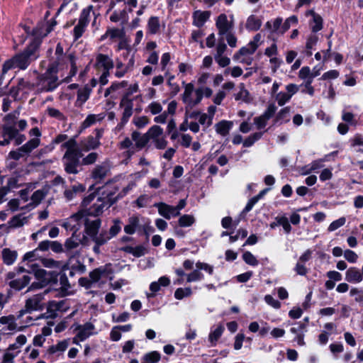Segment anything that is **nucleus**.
Masks as SVG:
<instances>
[{
    "instance_id": "nucleus-1",
    "label": "nucleus",
    "mask_w": 363,
    "mask_h": 363,
    "mask_svg": "<svg viewBox=\"0 0 363 363\" xmlns=\"http://www.w3.org/2000/svg\"><path fill=\"white\" fill-rule=\"evenodd\" d=\"M38 50V45L30 44L22 52L15 54L11 58L6 60L3 64V74H6L9 70L18 69H26L31 63V57Z\"/></svg>"
},
{
    "instance_id": "nucleus-2",
    "label": "nucleus",
    "mask_w": 363,
    "mask_h": 363,
    "mask_svg": "<svg viewBox=\"0 0 363 363\" xmlns=\"http://www.w3.org/2000/svg\"><path fill=\"white\" fill-rule=\"evenodd\" d=\"M57 62H51L45 72L38 75L37 83L38 86L45 82H48V84L45 86H43L40 88V91H53L59 86L60 84L57 82V73L59 72Z\"/></svg>"
},
{
    "instance_id": "nucleus-3",
    "label": "nucleus",
    "mask_w": 363,
    "mask_h": 363,
    "mask_svg": "<svg viewBox=\"0 0 363 363\" xmlns=\"http://www.w3.org/2000/svg\"><path fill=\"white\" fill-rule=\"evenodd\" d=\"M84 150L77 147L73 151L65 152L62 157L64 169L67 174H77L79 172V167H81L82 152Z\"/></svg>"
},
{
    "instance_id": "nucleus-4",
    "label": "nucleus",
    "mask_w": 363,
    "mask_h": 363,
    "mask_svg": "<svg viewBox=\"0 0 363 363\" xmlns=\"http://www.w3.org/2000/svg\"><path fill=\"white\" fill-rule=\"evenodd\" d=\"M94 6L89 5L83 9L80 13L78 23L73 29V38L74 40L79 39L85 32L89 22L90 13L93 11Z\"/></svg>"
},
{
    "instance_id": "nucleus-5",
    "label": "nucleus",
    "mask_w": 363,
    "mask_h": 363,
    "mask_svg": "<svg viewBox=\"0 0 363 363\" xmlns=\"http://www.w3.org/2000/svg\"><path fill=\"white\" fill-rule=\"evenodd\" d=\"M38 83L32 82L28 79L20 77L17 79L16 86H12L9 89V95L15 100L18 99V95L21 92L23 94H28L38 87Z\"/></svg>"
},
{
    "instance_id": "nucleus-6",
    "label": "nucleus",
    "mask_w": 363,
    "mask_h": 363,
    "mask_svg": "<svg viewBox=\"0 0 363 363\" xmlns=\"http://www.w3.org/2000/svg\"><path fill=\"white\" fill-rule=\"evenodd\" d=\"M49 291L46 290L43 294H35L26 301L25 308L19 311L17 313V318H22L26 313L34 311H39L43 308L42 301L44 299V294Z\"/></svg>"
},
{
    "instance_id": "nucleus-7",
    "label": "nucleus",
    "mask_w": 363,
    "mask_h": 363,
    "mask_svg": "<svg viewBox=\"0 0 363 363\" xmlns=\"http://www.w3.org/2000/svg\"><path fill=\"white\" fill-rule=\"evenodd\" d=\"M40 143L39 138H32L24 145L18 147L16 150H11L8 155V157L16 161L18 160L25 155H29L33 150L37 148Z\"/></svg>"
},
{
    "instance_id": "nucleus-8",
    "label": "nucleus",
    "mask_w": 363,
    "mask_h": 363,
    "mask_svg": "<svg viewBox=\"0 0 363 363\" xmlns=\"http://www.w3.org/2000/svg\"><path fill=\"white\" fill-rule=\"evenodd\" d=\"M34 276L38 282L33 283L31 287L43 288L56 280L57 273L52 271L47 272L43 269H34Z\"/></svg>"
},
{
    "instance_id": "nucleus-9",
    "label": "nucleus",
    "mask_w": 363,
    "mask_h": 363,
    "mask_svg": "<svg viewBox=\"0 0 363 363\" xmlns=\"http://www.w3.org/2000/svg\"><path fill=\"white\" fill-rule=\"evenodd\" d=\"M65 304L64 301H50L48 303L47 311L45 313H43L37 316V319H53L57 316V311H66V308L63 307Z\"/></svg>"
},
{
    "instance_id": "nucleus-10",
    "label": "nucleus",
    "mask_w": 363,
    "mask_h": 363,
    "mask_svg": "<svg viewBox=\"0 0 363 363\" xmlns=\"http://www.w3.org/2000/svg\"><path fill=\"white\" fill-rule=\"evenodd\" d=\"M216 26L218 30V35L223 36L233 29V24L228 21L226 14L221 13L216 21Z\"/></svg>"
},
{
    "instance_id": "nucleus-11",
    "label": "nucleus",
    "mask_w": 363,
    "mask_h": 363,
    "mask_svg": "<svg viewBox=\"0 0 363 363\" xmlns=\"http://www.w3.org/2000/svg\"><path fill=\"white\" fill-rule=\"evenodd\" d=\"M21 318H17V315H9L7 316H2L0 318V323L6 325V328L12 332H21L22 327L19 326L17 320Z\"/></svg>"
},
{
    "instance_id": "nucleus-12",
    "label": "nucleus",
    "mask_w": 363,
    "mask_h": 363,
    "mask_svg": "<svg viewBox=\"0 0 363 363\" xmlns=\"http://www.w3.org/2000/svg\"><path fill=\"white\" fill-rule=\"evenodd\" d=\"M76 330L77 333L75 338H78L80 341H84L91 335H94L95 327L91 323H86L83 325H79Z\"/></svg>"
},
{
    "instance_id": "nucleus-13",
    "label": "nucleus",
    "mask_w": 363,
    "mask_h": 363,
    "mask_svg": "<svg viewBox=\"0 0 363 363\" xmlns=\"http://www.w3.org/2000/svg\"><path fill=\"white\" fill-rule=\"evenodd\" d=\"M290 332L295 335L294 340L299 346L305 345L304 336L306 330L304 324L301 323H296L294 326L291 328Z\"/></svg>"
},
{
    "instance_id": "nucleus-14",
    "label": "nucleus",
    "mask_w": 363,
    "mask_h": 363,
    "mask_svg": "<svg viewBox=\"0 0 363 363\" xmlns=\"http://www.w3.org/2000/svg\"><path fill=\"white\" fill-rule=\"evenodd\" d=\"M155 206L158 207V212L160 215L168 220L171 218V216L176 217L180 214L179 212L176 211L174 206L165 203L161 202L157 203L155 204Z\"/></svg>"
},
{
    "instance_id": "nucleus-15",
    "label": "nucleus",
    "mask_w": 363,
    "mask_h": 363,
    "mask_svg": "<svg viewBox=\"0 0 363 363\" xmlns=\"http://www.w3.org/2000/svg\"><path fill=\"white\" fill-rule=\"evenodd\" d=\"M211 16L209 11H200L197 10L193 13V25L198 28H201L204 23L208 20Z\"/></svg>"
},
{
    "instance_id": "nucleus-16",
    "label": "nucleus",
    "mask_w": 363,
    "mask_h": 363,
    "mask_svg": "<svg viewBox=\"0 0 363 363\" xmlns=\"http://www.w3.org/2000/svg\"><path fill=\"white\" fill-rule=\"evenodd\" d=\"M224 330V326L222 324H218L216 327H212L211 328L208 339L209 342V347H215L216 345L217 342L223 333Z\"/></svg>"
},
{
    "instance_id": "nucleus-17",
    "label": "nucleus",
    "mask_w": 363,
    "mask_h": 363,
    "mask_svg": "<svg viewBox=\"0 0 363 363\" xmlns=\"http://www.w3.org/2000/svg\"><path fill=\"white\" fill-rule=\"evenodd\" d=\"M101 221L99 218L96 219L92 221H89L88 218L85 219V233L87 235L90 236L91 238L93 237H96V235L99 233V230L101 226Z\"/></svg>"
},
{
    "instance_id": "nucleus-18",
    "label": "nucleus",
    "mask_w": 363,
    "mask_h": 363,
    "mask_svg": "<svg viewBox=\"0 0 363 363\" xmlns=\"http://www.w3.org/2000/svg\"><path fill=\"white\" fill-rule=\"evenodd\" d=\"M155 230L154 228L150 225L143 226V233L145 235V242L143 245H138L135 247L127 245L118 248V250H147V247L149 244L150 233H153Z\"/></svg>"
},
{
    "instance_id": "nucleus-19",
    "label": "nucleus",
    "mask_w": 363,
    "mask_h": 363,
    "mask_svg": "<svg viewBox=\"0 0 363 363\" xmlns=\"http://www.w3.org/2000/svg\"><path fill=\"white\" fill-rule=\"evenodd\" d=\"M95 67H103L104 69H111L114 67L113 60L105 54L99 53L96 57Z\"/></svg>"
},
{
    "instance_id": "nucleus-20",
    "label": "nucleus",
    "mask_w": 363,
    "mask_h": 363,
    "mask_svg": "<svg viewBox=\"0 0 363 363\" xmlns=\"http://www.w3.org/2000/svg\"><path fill=\"white\" fill-rule=\"evenodd\" d=\"M101 143L93 135H89L80 141L79 145L84 150V152H88L91 150H95L99 147Z\"/></svg>"
},
{
    "instance_id": "nucleus-21",
    "label": "nucleus",
    "mask_w": 363,
    "mask_h": 363,
    "mask_svg": "<svg viewBox=\"0 0 363 363\" xmlns=\"http://www.w3.org/2000/svg\"><path fill=\"white\" fill-rule=\"evenodd\" d=\"M290 107L286 106L281 108L277 114L275 116V118L273 120V124H282L284 123H288L290 121Z\"/></svg>"
},
{
    "instance_id": "nucleus-22",
    "label": "nucleus",
    "mask_w": 363,
    "mask_h": 363,
    "mask_svg": "<svg viewBox=\"0 0 363 363\" xmlns=\"http://www.w3.org/2000/svg\"><path fill=\"white\" fill-rule=\"evenodd\" d=\"M233 123L231 121L222 120L215 125L216 131L222 136L228 135L233 128Z\"/></svg>"
},
{
    "instance_id": "nucleus-23",
    "label": "nucleus",
    "mask_w": 363,
    "mask_h": 363,
    "mask_svg": "<svg viewBox=\"0 0 363 363\" xmlns=\"http://www.w3.org/2000/svg\"><path fill=\"white\" fill-rule=\"evenodd\" d=\"M131 138L132 140L135 142L136 147L140 150L145 147L150 141L149 138L145 133L143 135H141L140 133L137 130L132 133Z\"/></svg>"
},
{
    "instance_id": "nucleus-24",
    "label": "nucleus",
    "mask_w": 363,
    "mask_h": 363,
    "mask_svg": "<svg viewBox=\"0 0 363 363\" xmlns=\"http://www.w3.org/2000/svg\"><path fill=\"white\" fill-rule=\"evenodd\" d=\"M27 342V337L24 335H19L16 338V342L9 346L6 349L10 352L14 353L16 352V355H18L21 352V347L24 345Z\"/></svg>"
},
{
    "instance_id": "nucleus-25",
    "label": "nucleus",
    "mask_w": 363,
    "mask_h": 363,
    "mask_svg": "<svg viewBox=\"0 0 363 363\" xmlns=\"http://www.w3.org/2000/svg\"><path fill=\"white\" fill-rule=\"evenodd\" d=\"M170 283V280L167 277H161L157 281H153L150 284V289L152 292V294L147 295L148 297H153L155 293L160 289V286H167Z\"/></svg>"
},
{
    "instance_id": "nucleus-26",
    "label": "nucleus",
    "mask_w": 363,
    "mask_h": 363,
    "mask_svg": "<svg viewBox=\"0 0 363 363\" xmlns=\"http://www.w3.org/2000/svg\"><path fill=\"white\" fill-rule=\"evenodd\" d=\"M262 26V21L256 16L250 15L246 21L245 28L249 31H257Z\"/></svg>"
},
{
    "instance_id": "nucleus-27",
    "label": "nucleus",
    "mask_w": 363,
    "mask_h": 363,
    "mask_svg": "<svg viewBox=\"0 0 363 363\" xmlns=\"http://www.w3.org/2000/svg\"><path fill=\"white\" fill-rule=\"evenodd\" d=\"M345 279L350 283H359L362 280V275L356 268H350L345 274Z\"/></svg>"
},
{
    "instance_id": "nucleus-28",
    "label": "nucleus",
    "mask_w": 363,
    "mask_h": 363,
    "mask_svg": "<svg viewBox=\"0 0 363 363\" xmlns=\"http://www.w3.org/2000/svg\"><path fill=\"white\" fill-rule=\"evenodd\" d=\"M139 226H140L139 218L136 216H133L128 218V224L125 225L124 231L126 234L133 235L135 233L136 229Z\"/></svg>"
},
{
    "instance_id": "nucleus-29",
    "label": "nucleus",
    "mask_w": 363,
    "mask_h": 363,
    "mask_svg": "<svg viewBox=\"0 0 363 363\" xmlns=\"http://www.w3.org/2000/svg\"><path fill=\"white\" fill-rule=\"evenodd\" d=\"M108 273V266L100 267L89 273V278L93 284L96 283L102 277L107 275Z\"/></svg>"
},
{
    "instance_id": "nucleus-30",
    "label": "nucleus",
    "mask_w": 363,
    "mask_h": 363,
    "mask_svg": "<svg viewBox=\"0 0 363 363\" xmlns=\"http://www.w3.org/2000/svg\"><path fill=\"white\" fill-rule=\"evenodd\" d=\"M22 213L13 216L8 222L9 227L13 228H20L27 223L28 217H22Z\"/></svg>"
},
{
    "instance_id": "nucleus-31",
    "label": "nucleus",
    "mask_w": 363,
    "mask_h": 363,
    "mask_svg": "<svg viewBox=\"0 0 363 363\" xmlns=\"http://www.w3.org/2000/svg\"><path fill=\"white\" fill-rule=\"evenodd\" d=\"M64 250L60 242L48 240L40 242L35 250Z\"/></svg>"
},
{
    "instance_id": "nucleus-32",
    "label": "nucleus",
    "mask_w": 363,
    "mask_h": 363,
    "mask_svg": "<svg viewBox=\"0 0 363 363\" xmlns=\"http://www.w3.org/2000/svg\"><path fill=\"white\" fill-rule=\"evenodd\" d=\"M310 28L313 33L321 30L323 28V19L320 14L316 15L309 21Z\"/></svg>"
},
{
    "instance_id": "nucleus-33",
    "label": "nucleus",
    "mask_w": 363,
    "mask_h": 363,
    "mask_svg": "<svg viewBox=\"0 0 363 363\" xmlns=\"http://www.w3.org/2000/svg\"><path fill=\"white\" fill-rule=\"evenodd\" d=\"M147 30L150 34L155 35L160 31V18L157 16H151L147 21Z\"/></svg>"
},
{
    "instance_id": "nucleus-34",
    "label": "nucleus",
    "mask_w": 363,
    "mask_h": 363,
    "mask_svg": "<svg viewBox=\"0 0 363 363\" xmlns=\"http://www.w3.org/2000/svg\"><path fill=\"white\" fill-rule=\"evenodd\" d=\"M18 130L16 126L10 125L9 124H4L2 125V137L7 138L11 140H13L16 137Z\"/></svg>"
},
{
    "instance_id": "nucleus-35",
    "label": "nucleus",
    "mask_w": 363,
    "mask_h": 363,
    "mask_svg": "<svg viewBox=\"0 0 363 363\" xmlns=\"http://www.w3.org/2000/svg\"><path fill=\"white\" fill-rule=\"evenodd\" d=\"M30 279L28 276L24 275L21 278L10 281V286L16 290H21L29 284Z\"/></svg>"
},
{
    "instance_id": "nucleus-36",
    "label": "nucleus",
    "mask_w": 363,
    "mask_h": 363,
    "mask_svg": "<svg viewBox=\"0 0 363 363\" xmlns=\"http://www.w3.org/2000/svg\"><path fill=\"white\" fill-rule=\"evenodd\" d=\"M110 239L107 231H102L99 235L97 234L96 237L92 238V240L95 242V245L92 250H99L100 246L105 244Z\"/></svg>"
},
{
    "instance_id": "nucleus-37",
    "label": "nucleus",
    "mask_w": 363,
    "mask_h": 363,
    "mask_svg": "<svg viewBox=\"0 0 363 363\" xmlns=\"http://www.w3.org/2000/svg\"><path fill=\"white\" fill-rule=\"evenodd\" d=\"M91 88L88 84L84 85L82 89H79L77 91V101H80L82 104H84L90 96Z\"/></svg>"
},
{
    "instance_id": "nucleus-38",
    "label": "nucleus",
    "mask_w": 363,
    "mask_h": 363,
    "mask_svg": "<svg viewBox=\"0 0 363 363\" xmlns=\"http://www.w3.org/2000/svg\"><path fill=\"white\" fill-rule=\"evenodd\" d=\"M87 216H89V209L88 208H86V209H82V210H79L78 211L77 213L72 214L70 217H69V220L72 221V220H74L77 223V225L80 227V223L82 221V219L84 218V220L86 218H87Z\"/></svg>"
},
{
    "instance_id": "nucleus-39",
    "label": "nucleus",
    "mask_w": 363,
    "mask_h": 363,
    "mask_svg": "<svg viewBox=\"0 0 363 363\" xmlns=\"http://www.w3.org/2000/svg\"><path fill=\"white\" fill-rule=\"evenodd\" d=\"M298 23V17L295 15H293L289 18H287L285 21L282 23V26L281 27V29L279 30V33L283 35L288 30H289L291 25H297Z\"/></svg>"
},
{
    "instance_id": "nucleus-40",
    "label": "nucleus",
    "mask_w": 363,
    "mask_h": 363,
    "mask_svg": "<svg viewBox=\"0 0 363 363\" xmlns=\"http://www.w3.org/2000/svg\"><path fill=\"white\" fill-rule=\"evenodd\" d=\"M133 106H131L130 104L124 108L121 122L118 124L119 128L123 127L128 122L129 118L133 115Z\"/></svg>"
},
{
    "instance_id": "nucleus-41",
    "label": "nucleus",
    "mask_w": 363,
    "mask_h": 363,
    "mask_svg": "<svg viewBox=\"0 0 363 363\" xmlns=\"http://www.w3.org/2000/svg\"><path fill=\"white\" fill-rule=\"evenodd\" d=\"M195 223L194 216L189 214H184L178 220V224L180 227L186 228L191 226Z\"/></svg>"
},
{
    "instance_id": "nucleus-42",
    "label": "nucleus",
    "mask_w": 363,
    "mask_h": 363,
    "mask_svg": "<svg viewBox=\"0 0 363 363\" xmlns=\"http://www.w3.org/2000/svg\"><path fill=\"white\" fill-rule=\"evenodd\" d=\"M262 135L263 133L262 132H256L251 134L242 142L243 146L246 147L252 146L256 141L259 140L262 138Z\"/></svg>"
},
{
    "instance_id": "nucleus-43",
    "label": "nucleus",
    "mask_w": 363,
    "mask_h": 363,
    "mask_svg": "<svg viewBox=\"0 0 363 363\" xmlns=\"http://www.w3.org/2000/svg\"><path fill=\"white\" fill-rule=\"evenodd\" d=\"M163 133V129L157 125H154L149 128L147 132L145 133L149 138V140L150 139L155 140L158 138Z\"/></svg>"
},
{
    "instance_id": "nucleus-44",
    "label": "nucleus",
    "mask_w": 363,
    "mask_h": 363,
    "mask_svg": "<svg viewBox=\"0 0 363 363\" xmlns=\"http://www.w3.org/2000/svg\"><path fill=\"white\" fill-rule=\"evenodd\" d=\"M239 88L240 90L237 94H235V99L236 101L242 99L245 102H249L250 92L248 90L245 89L244 83H240L239 85Z\"/></svg>"
},
{
    "instance_id": "nucleus-45",
    "label": "nucleus",
    "mask_w": 363,
    "mask_h": 363,
    "mask_svg": "<svg viewBox=\"0 0 363 363\" xmlns=\"http://www.w3.org/2000/svg\"><path fill=\"white\" fill-rule=\"evenodd\" d=\"M107 34H109V37L111 40H113L116 38L123 39L125 38V30L123 28H108Z\"/></svg>"
},
{
    "instance_id": "nucleus-46",
    "label": "nucleus",
    "mask_w": 363,
    "mask_h": 363,
    "mask_svg": "<svg viewBox=\"0 0 363 363\" xmlns=\"http://www.w3.org/2000/svg\"><path fill=\"white\" fill-rule=\"evenodd\" d=\"M160 354L157 351H152L145 354L143 360L144 363H157L160 360Z\"/></svg>"
},
{
    "instance_id": "nucleus-47",
    "label": "nucleus",
    "mask_w": 363,
    "mask_h": 363,
    "mask_svg": "<svg viewBox=\"0 0 363 363\" xmlns=\"http://www.w3.org/2000/svg\"><path fill=\"white\" fill-rule=\"evenodd\" d=\"M182 84L185 85L184 91L182 94V101L184 103L188 104L189 99H191L192 92L194 90V86L191 82L185 84V82H183Z\"/></svg>"
},
{
    "instance_id": "nucleus-48",
    "label": "nucleus",
    "mask_w": 363,
    "mask_h": 363,
    "mask_svg": "<svg viewBox=\"0 0 363 363\" xmlns=\"http://www.w3.org/2000/svg\"><path fill=\"white\" fill-rule=\"evenodd\" d=\"M258 45L255 43H249L247 46H243L239 50V54L243 55H252L258 48Z\"/></svg>"
},
{
    "instance_id": "nucleus-49",
    "label": "nucleus",
    "mask_w": 363,
    "mask_h": 363,
    "mask_svg": "<svg viewBox=\"0 0 363 363\" xmlns=\"http://www.w3.org/2000/svg\"><path fill=\"white\" fill-rule=\"evenodd\" d=\"M2 257L4 263L10 265L15 262L17 255L16 251H2Z\"/></svg>"
},
{
    "instance_id": "nucleus-50",
    "label": "nucleus",
    "mask_w": 363,
    "mask_h": 363,
    "mask_svg": "<svg viewBox=\"0 0 363 363\" xmlns=\"http://www.w3.org/2000/svg\"><path fill=\"white\" fill-rule=\"evenodd\" d=\"M195 93H196V99L194 100H192L191 99H189V101L188 102V107H189L190 108H191L192 107L200 104L203 97V88L196 89L195 90Z\"/></svg>"
},
{
    "instance_id": "nucleus-51",
    "label": "nucleus",
    "mask_w": 363,
    "mask_h": 363,
    "mask_svg": "<svg viewBox=\"0 0 363 363\" xmlns=\"http://www.w3.org/2000/svg\"><path fill=\"white\" fill-rule=\"evenodd\" d=\"M47 191L43 189H38L33 192L31 196V200L35 205H38L46 196Z\"/></svg>"
},
{
    "instance_id": "nucleus-52",
    "label": "nucleus",
    "mask_w": 363,
    "mask_h": 363,
    "mask_svg": "<svg viewBox=\"0 0 363 363\" xmlns=\"http://www.w3.org/2000/svg\"><path fill=\"white\" fill-rule=\"evenodd\" d=\"M79 228V227L78 226V228L74 230L72 237V238H74V240L79 242V244L86 245V243L88 242V238L84 233L78 232Z\"/></svg>"
},
{
    "instance_id": "nucleus-53",
    "label": "nucleus",
    "mask_w": 363,
    "mask_h": 363,
    "mask_svg": "<svg viewBox=\"0 0 363 363\" xmlns=\"http://www.w3.org/2000/svg\"><path fill=\"white\" fill-rule=\"evenodd\" d=\"M191 294L192 291L189 287L179 288L174 292V297L178 300H182L184 297L190 296Z\"/></svg>"
},
{
    "instance_id": "nucleus-54",
    "label": "nucleus",
    "mask_w": 363,
    "mask_h": 363,
    "mask_svg": "<svg viewBox=\"0 0 363 363\" xmlns=\"http://www.w3.org/2000/svg\"><path fill=\"white\" fill-rule=\"evenodd\" d=\"M106 175V170L101 165H97L92 171L91 177L94 179H102Z\"/></svg>"
},
{
    "instance_id": "nucleus-55",
    "label": "nucleus",
    "mask_w": 363,
    "mask_h": 363,
    "mask_svg": "<svg viewBox=\"0 0 363 363\" xmlns=\"http://www.w3.org/2000/svg\"><path fill=\"white\" fill-rule=\"evenodd\" d=\"M203 279V274L196 268L195 270L186 274L187 282L198 281Z\"/></svg>"
},
{
    "instance_id": "nucleus-56",
    "label": "nucleus",
    "mask_w": 363,
    "mask_h": 363,
    "mask_svg": "<svg viewBox=\"0 0 363 363\" xmlns=\"http://www.w3.org/2000/svg\"><path fill=\"white\" fill-rule=\"evenodd\" d=\"M121 221L119 219H114L113 220V224L110 228L109 231L107 232L109 235V238H112L113 237L116 236L118 234V233L121 230Z\"/></svg>"
},
{
    "instance_id": "nucleus-57",
    "label": "nucleus",
    "mask_w": 363,
    "mask_h": 363,
    "mask_svg": "<svg viewBox=\"0 0 363 363\" xmlns=\"http://www.w3.org/2000/svg\"><path fill=\"white\" fill-rule=\"evenodd\" d=\"M276 220H277L279 225H281L286 233H289L291 230V226L286 216H277L276 217Z\"/></svg>"
},
{
    "instance_id": "nucleus-58",
    "label": "nucleus",
    "mask_w": 363,
    "mask_h": 363,
    "mask_svg": "<svg viewBox=\"0 0 363 363\" xmlns=\"http://www.w3.org/2000/svg\"><path fill=\"white\" fill-rule=\"evenodd\" d=\"M104 202L101 204H94L89 209L90 216H98L101 215L104 211Z\"/></svg>"
},
{
    "instance_id": "nucleus-59",
    "label": "nucleus",
    "mask_w": 363,
    "mask_h": 363,
    "mask_svg": "<svg viewBox=\"0 0 363 363\" xmlns=\"http://www.w3.org/2000/svg\"><path fill=\"white\" fill-rule=\"evenodd\" d=\"M222 227L225 229H228L230 230H233L236 225H238V222L235 224H233V219L230 216H226L222 218L221 220Z\"/></svg>"
},
{
    "instance_id": "nucleus-60",
    "label": "nucleus",
    "mask_w": 363,
    "mask_h": 363,
    "mask_svg": "<svg viewBox=\"0 0 363 363\" xmlns=\"http://www.w3.org/2000/svg\"><path fill=\"white\" fill-rule=\"evenodd\" d=\"M37 317L33 318L30 315L26 316L24 319H22L19 322V326L22 327V331H23L26 328L33 325L35 320H37Z\"/></svg>"
},
{
    "instance_id": "nucleus-61",
    "label": "nucleus",
    "mask_w": 363,
    "mask_h": 363,
    "mask_svg": "<svg viewBox=\"0 0 363 363\" xmlns=\"http://www.w3.org/2000/svg\"><path fill=\"white\" fill-rule=\"evenodd\" d=\"M98 158V154L96 152H91L85 157L82 160V165H89L94 164Z\"/></svg>"
},
{
    "instance_id": "nucleus-62",
    "label": "nucleus",
    "mask_w": 363,
    "mask_h": 363,
    "mask_svg": "<svg viewBox=\"0 0 363 363\" xmlns=\"http://www.w3.org/2000/svg\"><path fill=\"white\" fill-rule=\"evenodd\" d=\"M345 222H346L345 218L341 217V218L333 221L330 224L328 230L330 232L334 231V230L338 229L339 228L342 227V225H344Z\"/></svg>"
},
{
    "instance_id": "nucleus-63",
    "label": "nucleus",
    "mask_w": 363,
    "mask_h": 363,
    "mask_svg": "<svg viewBox=\"0 0 363 363\" xmlns=\"http://www.w3.org/2000/svg\"><path fill=\"white\" fill-rule=\"evenodd\" d=\"M277 110V107L276 106V105L274 103H272L269 104V106H267V109L264 111L262 115L265 118L269 120L274 116Z\"/></svg>"
},
{
    "instance_id": "nucleus-64",
    "label": "nucleus",
    "mask_w": 363,
    "mask_h": 363,
    "mask_svg": "<svg viewBox=\"0 0 363 363\" xmlns=\"http://www.w3.org/2000/svg\"><path fill=\"white\" fill-rule=\"evenodd\" d=\"M150 121L147 116H139L133 118V123L138 128H143L149 123Z\"/></svg>"
}]
</instances>
